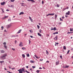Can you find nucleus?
I'll use <instances>...</instances> for the list:
<instances>
[{"mask_svg":"<svg viewBox=\"0 0 73 73\" xmlns=\"http://www.w3.org/2000/svg\"><path fill=\"white\" fill-rule=\"evenodd\" d=\"M59 63V61H57L56 63V65H58V63Z\"/></svg>","mask_w":73,"mask_h":73,"instance_id":"13","label":"nucleus"},{"mask_svg":"<svg viewBox=\"0 0 73 73\" xmlns=\"http://www.w3.org/2000/svg\"><path fill=\"white\" fill-rule=\"evenodd\" d=\"M52 29H51L50 30H53V28H52Z\"/></svg>","mask_w":73,"mask_h":73,"instance_id":"64","label":"nucleus"},{"mask_svg":"<svg viewBox=\"0 0 73 73\" xmlns=\"http://www.w3.org/2000/svg\"><path fill=\"white\" fill-rule=\"evenodd\" d=\"M69 52H70V50H68L67 52V54H69Z\"/></svg>","mask_w":73,"mask_h":73,"instance_id":"34","label":"nucleus"},{"mask_svg":"<svg viewBox=\"0 0 73 73\" xmlns=\"http://www.w3.org/2000/svg\"><path fill=\"white\" fill-rule=\"evenodd\" d=\"M11 49H12V50H13V51L15 50V49L14 48H12Z\"/></svg>","mask_w":73,"mask_h":73,"instance_id":"42","label":"nucleus"},{"mask_svg":"<svg viewBox=\"0 0 73 73\" xmlns=\"http://www.w3.org/2000/svg\"><path fill=\"white\" fill-rule=\"evenodd\" d=\"M55 44H56L58 45V42H55Z\"/></svg>","mask_w":73,"mask_h":73,"instance_id":"50","label":"nucleus"},{"mask_svg":"<svg viewBox=\"0 0 73 73\" xmlns=\"http://www.w3.org/2000/svg\"><path fill=\"white\" fill-rule=\"evenodd\" d=\"M46 62H48V63H49V62L48 61H47Z\"/></svg>","mask_w":73,"mask_h":73,"instance_id":"55","label":"nucleus"},{"mask_svg":"<svg viewBox=\"0 0 73 73\" xmlns=\"http://www.w3.org/2000/svg\"><path fill=\"white\" fill-rule=\"evenodd\" d=\"M24 12H22L19 13V15H23V14H24Z\"/></svg>","mask_w":73,"mask_h":73,"instance_id":"11","label":"nucleus"},{"mask_svg":"<svg viewBox=\"0 0 73 73\" xmlns=\"http://www.w3.org/2000/svg\"><path fill=\"white\" fill-rule=\"evenodd\" d=\"M21 31H22V30L21 29H20L19 30L18 32H17L18 33H20V32H21Z\"/></svg>","mask_w":73,"mask_h":73,"instance_id":"15","label":"nucleus"},{"mask_svg":"<svg viewBox=\"0 0 73 73\" xmlns=\"http://www.w3.org/2000/svg\"><path fill=\"white\" fill-rule=\"evenodd\" d=\"M71 50H73V48H71Z\"/></svg>","mask_w":73,"mask_h":73,"instance_id":"54","label":"nucleus"},{"mask_svg":"<svg viewBox=\"0 0 73 73\" xmlns=\"http://www.w3.org/2000/svg\"><path fill=\"white\" fill-rule=\"evenodd\" d=\"M70 32H72V31H73V29H72L70 28Z\"/></svg>","mask_w":73,"mask_h":73,"instance_id":"26","label":"nucleus"},{"mask_svg":"<svg viewBox=\"0 0 73 73\" xmlns=\"http://www.w3.org/2000/svg\"><path fill=\"white\" fill-rule=\"evenodd\" d=\"M56 6H57V7H58H58H60V5L57 4L56 5Z\"/></svg>","mask_w":73,"mask_h":73,"instance_id":"29","label":"nucleus"},{"mask_svg":"<svg viewBox=\"0 0 73 73\" xmlns=\"http://www.w3.org/2000/svg\"><path fill=\"white\" fill-rule=\"evenodd\" d=\"M58 32L56 31V32H55L54 33H53V35H55V34H58Z\"/></svg>","mask_w":73,"mask_h":73,"instance_id":"16","label":"nucleus"},{"mask_svg":"<svg viewBox=\"0 0 73 73\" xmlns=\"http://www.w3.org/2000/svg\"><path fill=\"white\" fill-rule=\"evenodd\" d=\"M11 2H14L15 0H10Z\"/></svg>","mask_w":73,"mask_h":73,"instance_id":"38","label":"nucleus"},{"mask_svg":"<svg viewBox=\"0 0 73 73\" xmlns=\"http://www.w3.org/2000/svg\"><path fill=\"white\" fill-rule=\"evenodd\" d=\"M28 1H31L32 3H35V1L33 0H27Z\"/></svg>","mask_w":73,"mask_h":73,"instance_id":"4","label":"nucleus"},{"mask_svg":"<svg viewBox=\"0 0 73 73\" xmlns=\"http://www.w3.org/2000/svg\"><path fill=\"white\" fill-rule=\"evenodd\" d=\"M73 33V32H68L67 33V34H70V33Z\"/></svg>","mask_w":73,"mask_h":73,"instance_id":"23","label":"nucleus"},{"mask_svg":"<svg viewBox=\"0 0 73 73\" xmlns=\"http://www.w3.org/2000/svg\"><path fill=\"white\" fill-rule=\"evenodd\" d=\"M29 18L30 20L31 21V22H33V19H32L31 18V17H29Z\"/></svg>","mask_w":73,"mask_h":73,"instance_id":"8","label":"nucleus"},{"mask_svg":"<svg viewBox=\"0 0 73 73\" xmlns=\"http://www.w3.org/2000/svg\"><path fill=\"white\" fill-rule=\"evenodd\" d=\"M39 69H42V68H41V67H40L39 68Z\"/></svg>","mask_w":73,"mask_h":73,"instance_id":"60","label":"nucleus"},{"mask_svg":"<svg viewBox=\"0 0 73 73\" xmlns=\"http://www.w3.org/2000/svg\"><path fill=\"white\" fill-rule=\"evenodd\" d=\"M1 5H4L5 4V2H3L2 3H1Z\"/></svg>","mask_w":73,"mask_h":73,"instance_id":"6","label":"nucleus"},{"mask_svg":"<svg viewBox=\"0 0 73 73\" xmlns=\"http://www.w3.org/2000/svg\"><path fill=\"white\" fill-rule=\"evenodd\" d=\"M32 68H33V69H34V68H36V66H32Z\"/></svg>","mask_w":73,"mask_h":73,"instance_id":"39","label":"nucleus"},{"mask_svg":"<svg viewBox=\"0 0 73 73\" xmlns=\"http://www.w3.org/2000/svg\"><path fill=\"white\" fill-rule=\"evenodd\" d=\"M60 21H63L62 19H61V18H60Z\"/></svg>","mask_w":73,"mask_h":73,"instance_id":"44","label":"nucleus"},{"mask_svg":"<svg viewBox=\"0 0 73 73\" xmlns=\"http://www.w3.org/2000/svg\"><path fill=\"white\" fill-rule=\"evenodd\" d=\"M26 55L27 57H29V54H27Z\"/></svg>","mask_w":73,"mask_h":73,"instance_id":"28","label":"nucleus"},{"mask_svg":"<svg viewBox=\"0 0 73 73\" xmlns=\"http://www.w3.org/2000/svg\"><path fill=\"white\" fill-rule=\"evenodd\" d=\"M60 57L61 59H62V55L60 56Z\"/></svg>","mask_w":73,"mask_h":73,"instance_id":"36","label":"nucleus"},{"mask_svg":"<svg viewBox=\"0 0 73 73\" xmlns=\"http://www.w3.org/2000/svg\"><path fill=\"white\" fill-rule=\"evenodd\" d=\"M30 32L31 33H32V32H33L32 31V30H30Z\"/></svg>","mask_w":73,"mask_h":73,"instance_id":"47","label":"nucleus"},{"mask_svg":"<svg viewBox=\"0 0 73 73\" xmlns=\"http://www.w3.org/2000/svg\"><path fill=\"white\" fill-rule=\"evenodd\" d=\"M66 9V8H63V10H62V11H65V10Z\"/></svg>","mask_w":73,"mask_h":73,"instance_id":"43","label":"nucleus"},{"mask_svg":"<svg viewBox=\"0 0 73 73\" xmlns=\"http://www.w3.org/2000/svg\"><path fill=\"white\" fill-rule=\"evenodd\" d=\"M69 9V7H66V9Z\"/></svg>","mask_w":73,"mask_h":73,"instance_id":"56","label":"nucleus"},{"mask_svg":"<svg viewBox=\"0 0 73 73\" xmlns=\"http://www.w3.org/2000/svg\"><path fill=\"white\" fill-rule=\"evenodd\" d=\"M26 68H28V66H26Z\"/></svg>","mask_w":73,"mask_h":73,"instance_id":"62","label":"nucleus"},{"mask_svg":"<svg viewBox=\"0 0 73 73\" xmlns=\"http://www.w3.org/2000/svg\"><path fill=\"white\" fill-rule=\"evenodd\" d=\"M27 34H25V36H27Z\"/></svg>","mask_w":73,"mask_h":73,"instance_id":"59","label":"nucleus"},{"mask_svg":"<svg viewBox=\"0 0 73 73\" xmlns=\"http://www.w3.org/2000/svg\"><path fill=\"white\" fill-rule=\"evenodd\" d=\"M53 30L54 31H56V30H57V29H56V27H54L53 28Z\"/></svg>","mask_w":73,"mask_h":73,"instance_id":"20","label":"nucleus"},{"mask_svg":"<svg viewBox=\"0 0 73 73\" xmlns=\"http://www.w3.org/2000/svg\"><path fill=\"white\" fill-rule=\"evenodd\" d=\"M2 11L3 12V13H4V10L3 9L2 10Z\"/></svg>","mask_w":73,"mask_h":73,"instance_id":"48","label":"nucleus"},{"mask_svg":"<svg viewBox=\"0 0 73 73\" xmlns=\"http://www.w3.org/2000/svg\"><path fill=\"white\" fill-rule=\"evenodd\" d=\"M1 28L2 29L1 30H3L4 29V27H3V26H2L1 27Z\"/></svg>","mask_w":73,"mask_h":73,"instance_id":"32","label":"nucleus"},{"mask_svg":"<svg viewBox=\"0 0 73 73\" xmlns=\"http://www.w3.org/2000/svg\"><path fill=\"white\" fill-rule=\"evenodd\" d=\"M22 49H23V50H24L25 49H26V48L25 47H22Z\"/></svg>","mask_w":73,"mask_h":73,"instance_id":"24","label":"nucleus"},{"mask_svg":"<svg viewBox=\"0 0 73 73\" xmlns=\"http://www.w3.org/2000/svg\"><path fill=\"white\" fill-rule=\"evenodd\" d=\"M29 44H30V43L31 42V40H29Z\"/></svg>","mask_w":73,"mask_h":73,"instance_id":"49","label":"nucleus"},{"mask_svg":"<svg viewBox=\"0 0 73 73\" xmlns=\"http://www.w3.org/2000/svg\"><path fill=\"white\" fill-rule=\"evenodd\" d=\"M11 24H10L9 25H7L6 26V27L7 28H9L10 27H11Z\"/></svg>","mask_w":73,"mask_h":73,"instance_id":"3","label":"nucleus"},{"mask_svg":"<svg viewBox=\"0 0 73 73\" xmlns=\"http://www.w3.org/2000/svg\"><path fill=\"white\" fill-rule=\"evenodd\" d=\"M40 72V71L38 70H37L36 71V72L38 73H39V72Z\"/></svg>","mask_w":73,"mask_h":73,"instance_id":"27","label":"nucleus"},{"mask_svg":"<svg viewBox=\"0 0 73 73\" xmlns=\"http://www.w3.org/2000/svg\"><path fill=\"white\" fill-rule=\"evenodd\" d=\"M38 36H40V37L41 36V34H40V33H38Z\"/></svg>","mask_w":73,"mask_h":73,"instance_id":"17","label":"nucleus"},{"mask_svg":"<svg viewBox=\"0 0 73 73\" xmlns=\"http://www.w3.org/2000/svg\"><path fill=\"white\" fill-rule=\"evenodd\" d=\"M54 13L50 14V15H51L52 16H53V15H54Z\"/></svg>","mask_w":73,"mask_h":73,"instance_id":"33","label":"nucleus"},{"mask_svg":"<svg viewBox=\"0 0 73 73\" xmlns=\"http://www.w3.org/2000/svg\"><path fill=\"white\" fill-rule=\"evenodd\" d=\"M11 37H16V36H13V35H12V36H11Z\"/></svg>","mask_w":73,"mask_h":73,"instance_id":"46","label":"nucleus"},{"mask_svg":"<svg viewBox=\"0 0 73 73\" xmlns=\"http://www.w3.org/2000/svg\"><path fill=\"white\" fill-rule=\"evenodd\" d=\"M49 15H50V14H49L47 15H46V16L47 17V16H48Z\"/></svg>","mask_w":73,"mask_h":73,"instance_id":"41","label":"nucleus"},{"mask_svg":"<svg viewBox=\"0 0 73 73\" xmlns=\"http://www.w3.org/2000/svg\"><path fill=\"white\" fill-rule=\"evenodd\" d=\"M23 57V58H25V55H24V54H23L22 55Z\"/></svg>","mask_w":73,"mask_h":73,"instance_id":"18","label":"nucleus"},{"mask_svg":"<svg viewBox=\"0 0 73 73\" xmlns=\"http://www.w3.org/2000/svg\"><path fill=\"white\" fill-rule=\"evenodd\" d=\"M42 31V30H41V29H40L39 30V32L40 33H41V31Z\"/></svg>","mask_w":73,"mask_h":73,"instance_id":"37","label":"nucleus"},{"mask_svg":"<svg viewBox=\"0 0 73 73\" xmlns=\"http://www.w3.org/2000/svg\"><path fill=\"white\" fill-rule=\"evenodd\" d=\"M46 54H48V51H47V50H46Z\"/></svg>","mask_w":73,"mask_h":73,"instance_id":"45","label":"nucleus"},{"mask_svg":"<svg viewBox=\"0 0 73 73\" xmlns=\"http://www.w3.org/2000/svg\"><path fill=\"white\" fill-rule=\"evenodd\" d=\"M9 9H7L6 10V11H9Z\"/></svg>","mask_w":73,"mask_h":73,"instance_id":"61","label":"nucleus"},{"mask_svg":"<svg viewBox=\"0 0 73 73\" xmlns=\"http://www.w3.org/2000/svg\"><path fill=\"white\" fill-rule=\"evenodd\" d=\"M7 72H8V73H12V72H11L8 71H7Z\"/></svg>","mask_w":73,"mask_h":73,"instance_id":"51","label":"nucleus"},{"mask_svg":"<svg viewBox=\"0 0 73 73\" xmlns=\"http://www.w3.org/2000/svg\"><path fill=\"white\" fill-rule=\"evenodd\" d=\"M4 32H7V31H6V30H5L4 31Z\"/></svg>","mask_w":73,"mask_h":73,"instance_id":"63","label":"nucleus"},{"mask_svg":"<svg viewBox=\"0 0 73 73\" xmlns=\"http://www.w3.org/2000/svg\"><path fill=\"white\" fill-rule=\"evenodd\" d=\"M3 62H4V61H0V63L1 64H2Z\"/></svg>","mask_w":73,"mask_h":73,"instance_id":"22","label":"nucleus"},{"mask_svg":"<svg viewBox=\"0 0 73 73\" xmlns=\"http://www.w3.org/2000/svg\"><path fill=\"white\" fill-rule=\"evenodd\" d=\"M18 71L19 72V73H23V72H26L27 73H30L29 72L27 71V70L25 71V68L24 67H23L21 69L18 70Z\"/></svg>","mask_w":73,"mask_h":73,"instance_id":"1","label":"nucleus"},{"mask_svg":"<svg viewBox=\"0 0 73 73\" xmlns=\"http://www.w3.org/2000/svg\"><path fill=\"white\" fill-rule=\"evenodd\" d=\"M63 49L64 50H66V47L65 46H63Z\"/></svg>","mask_w":73,"mask_h":73,"instance_id":"19","label":"nucleus"},{"mask_svg":"<svg viewBox=\"0 0 73 73\" xmlns=\"http://www.w3.org/2000/svg\"><path fill=\"white\" fill-rule=\"evenodd\" d=\"M1 53H4L5 52V51L3 50H1Z\"/></svg>","mask_w":73,"mask_h":73,"instance_id":"12","label":"nucleus"},{"mask_svg":"<svg viewBox=\"0 0 73 73\" xmlns=\"http://www.w3.org/2000/svg\"><path fill=\"white\" fill-rule=\"evenodd\" d=\"M64 68H69V66L66 65L65 66H64Z\"/></svg>","mask_w":73,"mask_h":73,"instance_id":"14","label":"nucleus"},{"mask_svg":"<svg viewBox=\"0 0 73 73\" xmlns=\"http://www.w3.org/2000/svg\"><path fill=\"white\" fill-rule=\"evenodd\" d=\"M55 19H56V18H57V15H55Z\"/></svg>","mask_w":73,"mask_h":73,"instance_id":"25","label":"nucleus"},{"mask_svg":"<svg viewBox=\"0 0 73 73\" xmlns=\"http://www.w3.org/2000/svg\"><path fill=\"white\" fill-rule=\"evenodd\" d=\"M8 21H11V20L10 19H8Z\"/></svg>","mask_w":73,"mask_h":73,"instance_id":"40","label":"nucleus"},{"mask_svg":"<svg viewBox=\"0 0 73 73\" xmlns=\"http://www.w3.org/2000/svg\"><path fill=\"white\" fill-rule=\"evenodd\" d=\"M7 56V54H4L2 56H1V58H3L4 57H5Z\"/></svg>","mask_w":73,"mask_h":73,"instance_id":"2","label":"nucleus"},{"mask_svg":"<svg viewBox=\"0 0 73 73\" xmlns=\"http://www.w3.org/2000/svg\"><path fill=\"white\" fill-rule=\"evenodd\" d=\"M36 58H37L38 59V57L37 56H36Z\"/></svg>","mask_w":73,"mask_h":73,"instance_id":"58","label":"nucleus"},{"mask_svg":"<svg viewBox=\"0 0 73 73\" xmlns=\"http://www.w3.org/2000/svg\"><path fill=\"white\" fill-rule=\"evenodd\" d=\"M8 17V16H5L4 17H3L2 18V19L3 20L4 19H6V18H7V17Z\"/></svg>","mask_w":73,"mask_h":73,"instance_id":"7","label":"nucleus"},{"mask_svg":"<svg viewBox=\"0 0 73 73\" xmlns=\"http://www.w3.org/2000/svg\"><path fill=\"white\" fill-rule=\"evenodd\" d=\"M42 4H44V1H42Z\"/></svg>","mask_w":73,"mask_h":73,"instance_id":"53","label":"nucleus"},{"mask_svg":"<svg viewBox=\"0 0 73 73\" xmlns=\"http://www.w3.org/2000/svg\"><path fill=\"white\" fill-rule=\"evenodd\" d=\"M37 27L38 29H39V28H40V26L38 25H37Z\"/></svg>","mask_w":73,"mask_h":73,"instance_id":"35","label":"nucleus"},{"mask_svg":"<svg viewBox=\"0 0 73 73\" xmlns=\"http://www.w3.org/2000/svg\"><path fill=\"white\" fill-rule=\"evenodd\" d=\"M3 45H6V42H5L3 43Z\"/></svg>","mask_w":73,"mask_h":73,"instance_id":"30","label":"nucleus"},{"mask_svg":"<svg viewBox=\"0 0 73 73\" xmlns=\"http://www.w3.org/2000/svg\"><path fill=\"white\" fill-rule=\"evenodd\" d=\"M4 47L5 48H6V49H7V46L5 45L4 46Z\"/></svg>","mask_w":73,"mask_h":73,"instance_id":"21","label":"nucleus"},{"mask_svg":"<svg viewBox=\"0 0 73 73\" xmlns=\"http://www.w3.org/2000/svg\"><path fill=\"white\" fill-rule=\"evenodd\" d=\"M58 37V36L56 35L55 38H54V40H57V37Z\"/></svg>","mask_w":73,"mask_h":73,"instance_id":"9","label":"nucleus"},{"mask_svg":"<svg viewBox=\"0 0 73 73\" xmlns=\"http://www.w3.org/2000/svg\"><path fill=\"white\" fill-rule=\"evenodd\" d=\"M66 15H69L70 14V11H68V12L66 13Z\"/></svg>","mask_w":73,"mask_h":73,"instance_id":"10","label":"nucleus"},{"mask_svg":"<svg viewBox=\"0 0 73 73\" xmlns=\"http://www.w3.org/2000/svg\"><path fill=\"white\" fill-rule=\"evenodd\" d=\"M19 46H23V43H22L21 42H20L19 44Z\"/></svg>","mask_w":73,"mask_h":73,"instance_id":"5","label":"nucleus"},{"mask_svg":"<svg viewBox=\"0 0 73 73\" xmlns=\"http://www.w3.org/2000/svg\"><path fill=\"white\" fill-rule=\"evenodd\" d=\"M15 69V68H11V69L12 70H13V69Z\"/></svg>","mask_w":73,"mask_h":73,"instance_id":"52","label":"nucleus"},{"mask_svg":"<svg viewBox=\"0 0 73 73\" xmlns=\"http://www.w3.org/2000/svg\"><path fill=\"white\" fill-rule=\"evenodd\" d=\"M30 62H31V63H34V62H35L33 61L32 60H31Z\"/></svg>","mask_w":73,"mask_h":73,"instance_id":"31","label":"nucleus"},{"mask_svg":"<svg viewBox=\"0 0 73 73\" xmlns=\"http://www.w3.org/2000/svg\"><path fill=\"white\" fill-rule=\"evenodd\" d=\"M30 37H31V38H33V37L32 36H31Z\"/></svg>","mask_w":73,"mask_h":73,"instance_id":"57","label":"nucleus"}]
</instances>
